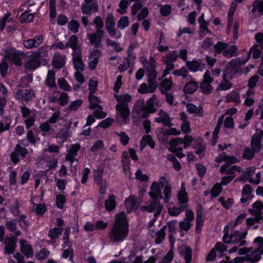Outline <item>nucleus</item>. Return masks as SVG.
I'll return each instance as SVG.
<instances>
[{
    "label": "nucleus",
    "instance_id": "26",
    "mask_svg": "<svg viewBox=\"0 0 263 263\" xmlns=\"http://www.w3.org/2000/svg\"><path fill=\"white\" fill-rule=\"evenodd\" d=\"M104 204L106 211L108 212L114 211L117 205L115 195L114 194L109 195L105 200Z\"/></svg>",
    "mask_w": 263,
    "mask_h": 263
},
{
    "label": "nucleus",
    "instance_id": "23",
    "mask_svg": "<svg viewBox=\"0 0 263 263\" xmlns=\"http://www.w3.org/2000/svg\"><path fill=\"white\" fill-rule=\"evenodd\" d=\"M190 77L192 80L186 83L183 88V92L185 94H192L194 93L198 87V83L193 80L191 76H190Z\"/></svg>",
    "mask_w": 263,
    "mask_h": 263
},
{
    "label": "nucleus",
    "instance_id": "33",
    "mask_svg": "<svg viewBox=\"0 0 263 263\" xmlns=\"http://www.w3.org/2000/svg\"><path fill=\"white\" fill-rule=\"evenodd\" d=\"M70 228L66 227L64 230V235L62 238L63 243L62 247L65 248L67 247H72V242L70 241Z\"/></svg>",
    "mask_w": 263,
    "mask_h": 263
},
{
    "label": "nucleus",
    "instance_id": "38",
    "mask_svg": "<svg viewBox=\"0 0 263 263\" xmlns=\"http://www.w3.org/2000/svg\"><path fill=\"white\" fill-rule=\"evenodd\" d=\"M31 59L29 60L25 64V67L29 69H34L39 67L41 65L40 60L35 58L30 57Z\"/></svg>",
    "mask_w": 263,
    "mask_h": 263
},
{
    "label": "nucleus",
    "instance_id": "28",
    "mask_svg": "<svg viewBox=\"0 0 263 263\" xmlns=\"http://www.w3.org/2000/svg\"><path fill=\"white\" fill-rule=\"evenodd\" d=\"M130 163L128 153L126 151H124L121 154V164L124 173L130 170Z\"/></svg>",
    "mask_w": 263,
    "mask_h": 263
},
{
    "label": "nucleus",
    "instance_id": "64",
    "mask_svg": "<svg viewBox=\"0 0 263 263\" xmlns=\"http://www.w3.org/2000/svg\"><path fill=\"white\" fill-rule=\"evenodd\" d=\"M117 134L120 137V141L123 146H125L128 143L130 138L125 133L121 132L120 133H117Z\"/></svg>",
    "mask_w": 263,
    "mask_h": 263
},
{
    "label": "nucleus",
    "instance_id": "18",
    "mask_svg": "<svg viewBox=\"0 0 263 263\" xmlns=\"http://www.w3.org/2000/svg\"><path fill=\"white\" fill-rule=\"evenodd\" d=\"M43 39L42 35H36L33 39L25 40L23 42V45L27 49L36 47L42 43Z\"/></svg>",
    "mask_w": 263,
    "mask_h": 263
},
{
    "label": "nucleus",
    "instance_id": "1",
    "mask_svg": "<svg viewBox=\"0 0 263 263\" xmlns=\"http://www.w3.org/2000/svg\"><path fill=\"white\" fill-rule=\"evenodd\" d=\"M129 222L125 212L122 211L116 215L115 222L108 237L112 242H121L128 236Z\"/></svg>",
    "mask_w": 263,
    "mask_h": 263
},
{
    "label": "nucleus",
    "instance_id": "2",
    "mask_svg": "<svg viewBox=\"0 0 263 263\" xmlns=\"http://www.w3.org/2000/svg\"><path fill=\"white\" fill-rule=\"evenodd\" d=\"M96 26V32L92 34H87V38L90 43L93 45L95 48H102V39L104 34V31L101 30L103 27V22L101 16H97L91 23Z\"/></svg>",
    "mask_w": 263,
    "mask_h": 263
},
{
    "label": "nucleus",
    "instance_id": "39",
    "mask_svg": "<svg viewBox=\"0 0 263 263\" xmlns=\"http://www.w3.org/2000/svg\"><path fill=\"white\" fill-rule=\"evenodd\" d=\"M248 261L251 263H254L259 261L261 258L259 250L254 251L250 255H247Z\"/></svg>",
    "mask_w": 263,
    "mask_h": 263
},
{
    "label": "nucleus",
    "instance_id": "11",
    "mask_svg": "<svg viewBox=\"0 0 263 263\" xmlns=\"http://www.w3.org/2000/svg\"><path fill=\"white\" fill-rule=\"evenodd\" d=\"M263 136V131L260 130L259 134H255L252 136L251 145L252 149L256 153H259L261 148V139Z\"/></svg>",
    "mask_w": 263,
    "mask_h": 263
},
{
    "label": "nucleus",
    "instance_id": "20",
    "mask_svg": "<svg viewBox=\"0 0 263 263\" xmlns=\"http://www.w3.org/2000/svg\"><path fill=\"white\" fill-rule=\"evenodd\" d=\"M63 232L60 229L55 227L51 228L48 233V237L51 239L50 241L48 242V245H53L56 242L57 240L60 237Z\"/></svg>",
    "mask_w": 263,
    "mask_h": 263
},
{
    "label": "nucleus",
    "instance_id": "15",
    "mask_svg": "<svg viewBox=\"0 0 263 263\" xmlns=\"http://www.w3.org/2000/svg\"><path fill=\"white\" fill-rule=\"evenodd\" d=\"M147 145L152 149H154L155 147V142L149 134L144 135L142 137L140 141V150L143 151Z\"/></svg>",
    "mask_w": 263,
    "mask_h": 263
},
{
    "label": "nucleus",
    "instance_id": "37",
    "mask_svg": "<svg viewBox=\"0 0 263 263\" xmlns=\"http://www.w3.org/2000/svg\"><path fill=\"white\" fill-rule=\"evenodd\" d=\"M10 12H7L2 18L0 21V31L4 30L7 23L13 24V22H16L13 18L10 17Z\"/></svg>",
    "mask_w": 263,
    "mask_h": 263
},
{
    "label": "nucleus",
    "instance_id": "14",
    "mask_svg": "<svg viewBox=\"0 0 263 263\" xmlns=\"http://www.w3.org/2000/svg\"><path fill=\"white\" fill-rule=\"evenodd\" d=\"M65 61V55L55 52L52 59V65L55 68L60 69L64 66Z\"/></svg>",
    "mask_w": 263,
    "mask_h": 263
},
{
    "label": "nucleus",
    "instance_id": "40",
    "mask_svg": "<svg viewBox=\"0 0 263 263\" xmlns=\"http://www.w3.org/2000/svg\"><path fill=\"white\" fill-rule=\"evenodd\" d=\"M199 89L202 92L206 95L211 93L213 90L211 83L206 82L205 81L201 82L199 86Z\"/></svg>",
    "mask_w": 263,
    "mask_h": 263
},
{
    "label": "nucleus",
    "instance_id": "12",
    "mask_svg": "<svg viewBox=\"0 0 263 263\" xmlns=\"http://www.w3.org/2000/svg\"><path fill=\"white\" fill-rule=\"evenodd\" d=\"M20 251L27 258H31L33 255L32 246L28 243L25 239H22L20 241Z\"/></svg>",
    "mask_w": 263,
    "mask_h": 263
},
{
    "label": "nucleus",
    "instance_id": "32",
    "mask_svg": "<svg viewBox=\"0 0 263 263\" xmlns=\"http://www.w3.org/2000/svg\"><path fill=\"white\" fill-rule=\"evenodd\" d=\"M151 190L153 191V192H155L157 194V195H154L152 193H149V196L153 199H157L158 197L160 199L163 198V196L162 195V191L161 189L158 185V183H157V182L154 181L150 187Z\"/></svg>",
    "mask_w": 263,
    "mask_h": 263
},
{
    "label": "nucleus",
    "instance_id": "41",
    "mask_svg": "<svg viewBox=\"0 0 263 263\" xmlns=\"http://www.w3.org/2000/svg\"><path fill=\"white\" fill-rule=\"evenodd\" d=\"M222 190V185L220 183H216L212 187L210 193L212 198H214L218 197Z\"/></svg>",
    "mask_w": 263,
    "mask_h": 263
},
{
    "label": "nucleus",
    "instance_id": "48",
    "mask_svg": "<svg viewBox=\"0 0 263 263\" xmlns=\"http://www.w3.org/2000/svg\"><path fill=\"white\" fill-rule=\"evenodd\" d=\"M255 153H256L252 148L246 147L244 149L242 157L244 159L251 160L254 157Z\"/></svg>",
    "mask_w": 263,
    "mask_h": 263
},
{
    "label": "nucleus",
    "instance_id": "5",
    "mask_svg": "<svg viewBox=\"0 0 263 263\" xmlns=\"http://www.w3.org/2000/svg\"><path fill=\"white\" fill-rule=\"evenodd\" d=\"M131 98V96L127 93L121 96L120 103L116 106L117 114H119V115H129L130 110L127 103L130 102Z\"/></svg>",
    "mask_w": 263,
    "mask_h": 263
},
{
    "label": "nucleus",
    "instance_id": "47",
    "mask_svg": "<svg viewBox=\"0 0 263 263\" xmlns=\"http://www.w3.org/2000/svg\"><path fill=\"white\" fill-rule=\"evenodd\" d=\"M66 202L65 196L63 194H58L56 196L55 203L56 206L61 210L64 209V205Z\"/></svg>",
    "mask_w": 263,
    "mask_h": 263
},
{
    "label": "nucleus",
    "instance_id": "36",
    "mask_svg": "<svg viewBox=\"0 0 263 263\" xmlns=\"http://www.w3.org/2000/svg\"><path fill=\"white\" fill-rule=\"evenodd\" d=\"M178 52L177 50H174L166 54L165 57L162 58V60L164 64H168V63H173L176 61L178 58Z\"/></svg>",
    "mask_w": 263,
    "mask_h": 263
},
{
    "label": "nucleus",
    "instance_id": "24",
    "mask_svg": "<svg viewBox=\"0 0 263 263\" xmlns=\"http://www.w3.org/2000/svg\"><path fill=\"white\" fill-rule=\"evenodd\" d=\"M71 132L68 127L61 128L57 134V138L61 142H65L71 137Z\"/></svg>",
    "mask_w": 263,
    "mask_h": 263
},
{
    "label": "nucleus",
    "instance_id": "31",
    "mask_svg": "<svg viewBox=\"0 0 263 263\" xmlns=\"http://www.w3.org/2000/svg\"><path fill=\"white\" fill-rule=\"evenodd\" d=\"M178 200L181 204H186L189 201L188 194L183 183H182L181 190L178 194Z\"/></svg>",
    "mask_w": 263,
    "mask_h": 263
},
{
    "label": "nucleus",
    "instance_id": "4",
    "mask_svg": "<svg viewBox=\"0 0 263 263\" xmlns=\"http://www.w3.org/2000/svg\"><path fill=\"white\" fill-rule=\"evenodd\" d=\"M26 55L22 51L17 50L14 48H9L6 50L5 57L11 63L17 66L22 65V59H24Z\"/></svg>",
    "mask_w": 263,
    "mask_h": 263
},
{
    "label": "nucleus",
    "instance_id": "52",
    "mask_svg": "<svg viewBox=\"0 0 263 263\" xmlns=\"http://www.w3.org/2000/svg\"><path fill=\"white\" fill-rule=\"evenodd\" d=\"M114 121V119L108 117L107 118L102 120L101 122H100L98 125V127L102 128L103 129H106L108 127H109L113 123Z\"/></svg>",
    "mask_w": 263,
    "mask_h": 263
},
{
    "label": "nucleus",
    "instance_id": "56",
    "mask_svg": "<svg viewBox=\"0 0 263 263\" xmlns=\"http://www.w3.org/2000/svg\"><path fill=\"white\" fill-rule=\"evenodd\" d=\"M79 27L80 24L79 22L75 20H71L68 24V29L74 33H76L78 32Z\"/></svg>",
    "mask_w": 263,
    "mask_h": 263
},
{
    "label": "nucleus",
    "instance_id": "10",
    "mask_svg": "<svg viewBox=\"0 0 263 263\" xmlns=\"http://www.w3.org/2000/svg\"><path fill=\"white\" fill-rule=\"evenodd\" d=\"M203 208L201 204H198L196 208V232L200 233L204 223L203 218Z\"/></svg>",
    "mask_w": 263,
    "mask_h": 263
},
{
    "label": "nucleus",
    "instance_id": "44",
    "mask_svg": "<svg viewBox=\"0 0 263 263\" xmlns=\"http://www.w3.org/2000/svg\"><path fill=\"white\" fill-rule=\"evenodd\" d=\"M237 47L236 45H231L228 49L226 48L222 51L223 55L226 57L231 58L236 55Z\"/></svg>",
    "mask_w": 263,
    "mask_h": 263
},
{
    "label": "nucleus",
    "instance_id": "34",
    "mask_svg": "<svg viewBox=\"0 0 263 263\" xmlns=\"http://www.w3.org/2000/svg\"><path fill=\"white\" fill-rule=\"evenodd\" d=\"M187 112L190 114H198L202 115L203 114V109L201 106L197 107L192 103L187 104L186 105Z\"/></svg>",
    "mask_w": 263,
    "mask_h": 263
},
{
    "label": "nucleus",
    "instance_id": "16",
    "mask_svg": "<svg viewBox=\"0 0 263 263\" xmlns=\"http://www.w3.org/2000/svg\"><path fill=\"white\" fill-rule=\"evenodd\" d=\"M248 234L247 230L241 232L237 230H233L231 233L230 241L231 244H236L240 241L241 239L246 238Z\"/></svg>",
    "mask_w": 263,
    "mask_h": 263
},
{
    "label": "nucleus",
    "instance_id": "21",
    "mask_svg": "<svg viewBox=\"0 0 263 263\" xmlns=\"http://www.w3.org/2000/svg\"><path fill=\"white\" fill-rule=\"evenodd\" d=\"M186 65L190 70L193 72H196L198 70L201 71L205 66V64L196 60L186 61Z\"/></svg>",
    "mask_w": 263,
    "mask_h": 263
},
{
    "label": "nucleus",
    "instance_id": "25",
    "mask_svg": "<svg viewBox=\"0 0 263 263\" xmlns=\"http://www.w3.org/2000/svg\"><path fill=\"white\" fill-rule=\"evenodd\" d=\"M48 50L47 47L45 46H42L38 49L36 51H33L30 55V57L35 58L40 60H46L48 57Z\"/></svg>",
    "mask_w": 263,
    "mask_h": 263
},
{
    "label": "nucleus",
    "instance_id": "55",
    "mask_svg": "<svg viewBox=\"0 0 263 263\" xmlns=\"http://www.w3.org/2000/svg\"><path fill=\"white\" fill-rule=\"evenodd\" d=\"M104 146V142L102 140H97L90 147V151L95 153L101 150Z\"/></svg>",
    "mask_w": 263,
    "mask_h": 263
},
{
    "label": "nucleus",
    "instance_id": "43",
    "mask_svg": "<svg viewBox=\"0 0 263 263\" xmlns=\"http://www.w3.org/2000/svg\"><path fill=\"white\" fill-rule=\"evenodd\" d=\"M180 119L183 121L181 125V131L184 134H188L190 132L191 128L190 122L186 120L187 116H180Z\"/></svg>",
    "mask_w": 263,
    "mask_h": 263
},
{
    "label": "nucleus",
    "instance_id": "3",
    "mask_svg": "<svg viewBox=\"0 0 263 263\" xmlns=\"http://www.w3.org/2000/svg\"><path fill=\"white\" fill-rule=\"evenodd\" d=\"M250 59V55L247 56L244 60H240V59H232L226 66L224 69L223 70V79H232L234 76L238 72L239 67L241 65L245 64Z\"/></svg>",
    "mask_w": 263,
    "mask_h": 263
},
{
    "label": "nucleus",
    "instance_id": "59",
    "mask_svg": "<svg viewBox=\"0 0 263 263\" xmlns=\"http://www.w3.org/2000/svg\"><path fill=\"white\" fill-rule=\"evenodd\" d=\"M129 25V21L127 16H124L121 17L118 22V28L122 30Z\"/></svg>",
    "mask_w": 263,
    "mask_h": 263
},
{
    "label": "nucleus",
    "instance_id": "58",
    "mask_svg": "<svg viewBox=\"0 0 263 263\" xmlns=\"http://www.w3.org/2000/svg\"><path fill=\"white\" fill-rule=\"evenodd\" d=\"M47 211V208L44 203L37 204L35 208L36 215L39 216H43Z\"/></svg>",
    "mask_w": 263,
    "mask_h": 263
},
{
    "label": "nucleus",
    "instance_id": "35",
    "mask_svg": "<svg viewBox=\"0 0 263 263\" xmlns=\"http://www.w3.org/2000/svg\"><path fill=\"white\" fill-rule=\"evenodd\" d=\"M55 78V72L53 70H49L45 81L46 85L49 87H55L56 86Z\"/></svg>",
    "mask_w": 263,
    "mask_h": 263
},
{
    "label": "nucleus",
    "instance_id": "63",
    "mask_svg": "<svg viewBox=\"0 0 263 263\" xmlns=\"http://www.w3.org/2000/svg\"><path fill=\"white\" fill-rule=\"evenodd\" d=\"M173 73L175 76H181L183 78H186L188 76L189 72L186 68L182 67L180 69L174 70Z\"/></svg>",
    "mask_w": 263,
    "mask_h": 263
},
{
    "label": "nucleus",
    "instance_id": "62",
    "mask_svg": "<svg viewBox=\"0 0 263 263\" xmlns=\"http://www.w3.org/2000/svg\"><path fill=\"white\" fill-rule=\"evenodd\" d=\"M58 83L59 87L63 89V90H66V91L71 90V87L70 86V85L69 84H68V83H67V82L66 81V80H65L64 78H59L58 81Z\"/></svg>",
    "mask_w": 263,
    "mask_h": 263
},
{
    "label": "nucleus",
    "instance_id": "42",
    "mask_svg": "<svg viewBox=\"0 0 263 263\" xmlns=\"http://www.w3.org/2000/svg\"><path fill=\"white\" fill-rule=\"evenodd\" d=\"M218 201L220 202L221 205L226 209H230L234 203L233 199L228 198L226 201L225 198L223 196H221L218 199Z\"/></svg>",
    "mask_w": 263,
    "mask_h": 263
},
{
    "label": "nucleus",
    "instance_id": "53",
    "mask_svg": "<svg viewBox=\"0 0 263 263\" xmlns=\"http://www.w3.org/2000/svg\"><path fill=\"white\" fill-rule=\"evenodd\" d=\"M155 121L158 123H162L164 126L170 127L172 125L170 116H160L155 118Z\"/></svg>",
    "mask_w": 263,
    "mask_h": 263
},
{
    "label": "nucleus",
    "instance_id": "50",
    "mask_svg": "<svg viewBox=\"0 0 263 263\" xmlns=\"http://www.w3.org/2000/svg\"><path fill=\"white\" fill-rule=\"evenodd\" d=\"M253 52L252 58L254 59H257L260 56L261 51L258 48L257 45H254L250 49L248 55L251 57V52Z\"/></svg>",
    "mask_w": 263,
    "mask_h": 263
},
{
    "label": "nucleus",
    "instance_id": "13",
    "mask_svg": "<svg viewBox=\"0 0 263 263\" xmlns=\"http://www.w3.org/2000/svg\"><path fill=\"white\" fill-rule=\"evenodd\" d=\"M81 145L79 143L72 144L70 149L67 152V154L65 156V159L69 161L71 164L73 163L76 160V157L78 155V152L80 150Z\"/></svg>",
    "mask_w": 263,
    "mask_h": 263
},
{
    "label": "nucleus",
    "instance_id": "60",
    "mask_svg": "<svg viewBox=\"0 0 263 263\" xmlns=\"http://www.w3.org/2000/svg\"><path fill=\"white\" fill-rule=\"evenodd\" d=\"M195 166L199 177L200 178L202 179L206 173L205 167L203 165L199 163H196Z\"/></svg>",
    "mask_w": 263,
    "mask_h": 263
},
{
    "label": "nucleus",
    "instance_id": "54",
    "mask_svg": "<svg viewBox=\"0 0 263 263\" xmlns=\"http://www.w3.org/2000/svg\"><path fill=\"white\" fill-rule=\"evenodd\" d=\"M228 47V44L219 41L214 46V51L217 53H219L222 51H223L224 49L227 48Z\"/></svg>",
    "mask_w": 263,
    "mask_h": 263
},
{
    "label": "nucleus",
    "instance_id": "61",
    "mask_svg": "<svg viewBox=\"0 0 263 263\" xmlns=\"http://www.w3.org/2000/svg\"><path fill=\"white\" fill-rule=\"evenodd\" d=\"M136 178L142 182H147L149 180V177L146 174H143L140 169H138L135 173Z\"/></svg>",
    "mask_w": 263,
    "mask_h": 263
},
{
    "label": "nucleus",
    "instance_id": "9",
    "mask_svg": "<svg viewBox=\"0 0 263 263\" xmlns=\"http://www.w3.org/2000/svg\"><path fill=\"white\" fill-rule=\"evenodd\" d=\"M134 109L138 114L143 112L142 115H147L149 114H154L157 109L155 108H152L149 106L146 105L142 101H138L134 106Z\"/></svg>",
    "mask_w": 263,
    "mask_h": 263
},
{
    "label": "nucleus",
    "instance_id": "49",
    "mask_svg": "<svg viewBox=\"0 0 263 263\" xmlns=\"http://www.w3.org/2000/svg\"><path fill=\"white\" fill-rule=\"evenodd\" d=\"M228 102H233L238 104L240 102V97L238 93L235 91H231L227 96Z\"/></svg>",
    "mask_w": 263,
    "mask_h": 263
},
{
    "label": "nucleus",
    "instance_id": "19",
    "mask_svg": "<svg viewBox=\"0 0 263 263\" xmlns=\"http://www.w3.org/2000/svg\"><path fill=\"white\" fill-rule=\"evenodd\" d=\"M104 171V167L102 166H99L97 169L93 170V179L94 182L97 185H101L103 182H106V180L103 178Z\"/></svg>",
    "mask_w": 263,
    "mask_h": 263
},
{
    "label": "nucleus",
    "instance_id": "8",
    "mask_svg": "<svg viewBox=\"0 0 263 263\" xmlns=\"http://www.w3.org/2000/svg\"><path fill=\"white\" fill-rule=\"evenodd\" d=\"M4 243V253L5 254H13L17 242V238L14 237H7L3 241Z\"/></svg>",
    "mask_w": 263,
    "mask_h": 263
},
{
    "label": "nucleus",
    "instance_id": "29",
    "mask_svg": "<svg viewBox=\"0 0 263 263\" xmlns=\"http://www.w3.org/2000/svg\"><path fill=\"white\" fill-rule=\"evenodd\" d=\"M180 253L183 256L185 263H191L193 251L191 247L185 246L183 248L180 250Z\"/></svg>",
    "mask_w": 263,
    "mask_h": 263
},
{
    "label": "nucleus",
    "instance_id": "22",
    "mask_svg": "<svg viewBox=\"0 0 263 263\" xmlns=\"http://www.w3.org/2000/svg\"><path fill=\"white\" fill-rule=\"evenodd\" d=\"M72 61L74 68L77 71L84 70V65L82 60V54L81 53L72 54Z\"/></svg>",
    "mask_w": 263,
    "mask_h": 263
},
{
    "label": "nucleus",
    "instance_id": "57",
    "mask_svg": "<svg viewBox=\"0 0 263 263\" xmlns=\"http://www.w3.org/2000/svg\"><path fill=\"white\" fill-rule=\"evenodd\" d=\"M172 85L173 82L172 78H170L169 79H163L160 84V86L162 88L167 90H170L172 89Z\"/></svg>",
    "mask_w": 263,
    "mask_h": 263
},
{
    "label": "nucleus",
    "instance_id": "6",
    "mask_svg": "<svg viewBox=\"0 0 263 263\" xmlns=\"http://www.w3.org/2000/svg\"><path fill=\"white\" fill-rule=\"evenodd\" d=\"M27 154L28 151L25 147L22 146L20 144H17L14 151L10 154V160L14 164H16L20 161L19 156L24 158Z\"/></svg>",
    "mask_w": 263,
    "mask_h": 263
},
{
    "label": "nucleus",
    "instance_id": "51",
    "mask_svg": "<svg viewBox=\"0 0 263 263\" xmlns=\"http://www.w3.org/2000/svg\"><path fill=\"white\" fill-rule=\"evenodd\" d=\"M220 123L218 122L216 125V127H215V129L213 132L212 138L211 140V145L213 146L215 145L217 142L218 134L220 132Z\"/></svg>",
    "mask_w": 263,
    "mask_h": 263
},
{
    "label": "nucleus",
    "instance_id": "7",
    "mask_svg": "<svg viewBox=\"0 0 263 263\" xmlns=\"http://www.w3.org/2000/svg\"><path fill=\"white\" fill-rule=\"evenodd\" d=\"M15 97L16 98L24 102H28L32 100L35 97V92L31 88L25 89H15Z\"/></svg>",
    "mask_w": 263,
    "mask_h": 263
},
{
    "label": "nucleus",
    "instance_id": "27",
    "mask_svg": "<svg viewBox=\"0 0 263 263\" xmlns=\"http://www.w3.org/2000/svg\"><path fill=\"white\" fill-rule=\"evenodd\" d=\"M69 43L71 45V48L72 50V54L81 52V48L78 43V39L77 35H72L69 39Z\"/></svg>",
    "mask_w": 263,
    "mask_h": 263
},
{
    "label": "nucleus",
    "instance_id": "17",
    "mask_svg": "<svg viewBox=\"0 0 263 263\" xmlns=\"http://www.w3.org/2000/svg\"><path fill=\"white\" fill-rule=\"evenodd\" d=\"M105 26L106 30L110 36H115L116 34V32L115 29V21L112 14H108L106 18Z\"/></svg>",
    "mask_w": 263,
    "mask_h": 263
},
{
    "label": "nucleus",
    "instance_id": "45",
    "mask_svg": "<svg viewBox=\"0 0 263 263\" xmlns=\"http://www.w3.org/2000/svg\"><path fill=\"white\" fill-rule=\"evenodd\" d=\"M50 253V252L48 250L42 249L36 253L35 257L37 260L42 262L49 256Z\"/></svg>",
    "mask_w": 263,
    "mask_h": 263
},
{
    "label": "nucleus",
    "instance_id": "46",
    "mask_svg": "<svg viewBox=\"0 0 263 263\" xmlns=\"http://www.w3.org/2000/svg\"><path fill=\"white\" fill-rule=\"evenodd\" d=\"M163 194L164 195V197L162 198L163 202L165 203H167L172 196V186L170 184L166 185L164 187Z\"/></svg>",
    "mask_w": 263,
    "mask_h": 263
},
{
    "label": "nucleus",
    "instance_id": "30",
    "mask_svg": "<svg viewBox=\"0 0 263 263\" xmlns=\"http://www.w3.org/2000/svg\"><path fill=\"white\" fill-rule=\"evenodd\" d=\"M125 205L126 212L128 214L137 209L136 200L130 196L125 199Z\"/></svg>",
    "mask_w": 263,
    "mask_h": 263
}]
</instances>
